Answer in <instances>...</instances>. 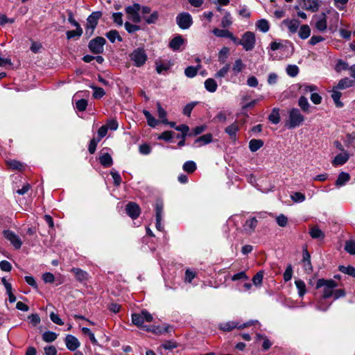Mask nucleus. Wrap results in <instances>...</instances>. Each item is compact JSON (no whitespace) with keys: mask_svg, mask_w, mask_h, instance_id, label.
Instances as JSON below:
<instances>
[{"mask_svg":"<svg viewBox=\"0 0 355 355\" xmlns=\"http://www.w3.org/2000/svg\"><path fill=\"white\" fill-rule=\"evenodd\" d=\"M153 319V315L147 310H142L140 313H133L132 315V323L147 331H149L150 329L148 326L144 325V321L150 322Z\"/></svg>","mask_w":355,"mask_h":355,"instance_id":"nucleus-1","label":"nucleus"},{"mask_svg":"<svg viewBox=\"0 0 355 355\" xmlns=\"http://www.w3.org/2000/svg\"><path fill=\"white\" fill-rule=\"evenodd\" d=\"M338 286V284L333 279H319L316 283L317 289L322 288V297L327 299L333 295L334 289Z\"/></svg>","mask_w":355,"mask_h":355,"instance_id":"nucleus-2","label":"nucleus"},{"mask_svg":"<svg viewBox=\"0 0 355 355\" xmlns=\"http://www.w3.org/2000/svg\"><path fill=\"white\" fill-rule=\"evenodd\" d=\"M288 119L286 121V126L292 129L300 126L304 121V116L297 108H292L288 112Z\"/></svg>","mask_w":355,"mask_h":355,"instance_id":"nucleus-3","label":"nucleus"},{"mask_svg":"<svg viewBox=\"0 0 355 355\" xmlns=\"http://www.w3.org/2000/svg\"><path fill=\"white\" fill-rule=\"evenodd\" d=\"M130 58L134 62L135 66L137 67H142L148 59L146 51L143 48L135 49L130 54Z\"/></svg>","mask_w":355,"mask_h":355,"instance_id":"nucleus-4","label":"nucleus"},{"mask_svg":"<svg viewBox=\"0 0 355 355\" xmlns=\"http://www.w3.org/2000/svg\"><path fill=\"white\" fill-rule=\"evenodd\" d=\"M102 13L100 11L93 12L87 19V24L85 28V33L89 36H92L94 31L98 24V19L101 17Z\"/></svg>","mask_w":355,"mask_h":355,"instance_id":"nucleus-5","label":"nucleus"},{"mask_svg":"<svg viewBox=\"0 0 355 355\" xmlns=\"http://www.w3.org/2000/svg\"><path fill=\"white\" fill-rule=\"evenodd\" d=\"M176 23L180 28L187 30L193 24V19L189 12H182L177 15Z\"/></svg>","mask_w":355,"mask_h":355,"instance_id":"nucleus-6","label":"nucleus"},{"mask_svg":"<svg viewBox=\"0 0 355 355\" xmlns=\"http://www.w3.org/2000/svg\"><path fill=\"white\" fill-rule=\"evenodd\" d=\"M141 6L135 3L132 6H127L125 11L128 15V18L134 23H139L141 21V17L139 15Z\"/></svg>","mask_w":355,"mask_h":355,"instance_id":"nucleus-7","label":"nucleus"},{"mask_svg":"<svg viewBox=\"0 0 355 355\" xmlns=\"http://www.w3.org/2000/svg\"><path fill=\"white\" fill-rule=\"evenodd\" d=\"M106 42L105 38L102 37H96L89 41L88 47L91 52L94 54H100L103 52V47Z\"/></svg>","mask_w":355,"mask_h":355,"instance_id":"nucleus-8","label":"nucleus"},{"mask_svg":"<svg viewBox=\"0 0 355 355\" xmlns=\"http://www.w3.org/2000/svg\"><path fill=\"white\" fill-rule=\"evenodd\" d=\"M255 42V35L252 32L247 31L242 36L241 45L247 51H251L254 49Z\"/></svg>","mask_w":355,"mask_h":355,"instance_id":"nucleus-9","label":"nucleus"},{"mask_svg":"<svg viewBox=\"0 0 355 355\" xmlns=\"http://www.w3.org/2000/svg\"><path fill=\"white\" fill-rule=\"evenodd\" d=\"M252 322H247L243 324H239V322L235 321H228L226 322H222L218 324V328L223 331H231L232 330L237 329H244L250 325Z\"/></svg>","mask_w":355,"mask_h":355,"instance_id":"nucleus-10","label":"nucleus"},{"mask_svg":"<svg viewBox=\"0 0 355 355\" xmlns=\"http://www.w3.org/2000/svg\"><path fill=\"white\" fill-rule=\"evenodd\" d=\"M321 2L320 0H300L299 6L306 10L315 12L319 10Z\"/></svg>","mask_w":355,"mask_h":355,"instance_id":"nucleus-11","label":"nucleus"},{"mask_svg":"<svg viewBox=\"0 0 355 355\" xmlns=\"http://www.w3.org/2000/svg\"><path fill=\"white\" fill-rule=\"evenodd\" d=\"M3 236L8 240L15 249H20L22 241L20 238L12 231L7 230L3 231Z\"/></svg>","mask_w":355,"mask_h":355,"instance_id":"nucleus-12","label":"nucleus"},{"mask_svg":"<svg viewBox=\"0 0 355 355\" xmlns=\"http://www.w3.org/2000/svg\"><path fill=\"white\" fill-rule=\"evenodd\" d=\"M258 225V220L256 217H250L248 218L243 225V231L248 234H252L254 232Z\"/></svg>","mask_w":355,"mask_h":355,"instance_id":"nucleus-13","label":"nucleus"},{"mask_svg":"<svg viewBox=\"0 0 355 355\" xmlns=\"http://www.w3.org/2000/svg\"><path fill=\"white\" fill-rule=\"evenodd\" d=\"M125 211L127 214L132 219L137 218L141 213L139 206L137 203L133 202H130L127 204L125 207Z\"/></svg>","mask_w":355,"mask_h":355,"instance_id":"nucleus-14","label":"nucleus"},{"mask_svg":"<svg viewBox=\"0 0 355 355\" xmlns=\"http://www.w3.org/2000/svg\"><path fill=\"white\" fill-rule=\"evenodd\" d=\"M65 344L68 349L75 351L80 346L78 340L72 335H67L65 338Z\"/></svg>","mask_w":355,"mask_h":355,"instance_id":"nucleus-15","label":"nucleus"},{"mask_svg":"<svg viewBox=\"0 0 355 355\" xmlns=\"http://www.w3.org/2000/svg\"><path fill=\"white\" fill-rule=\"evenodd\" d=\"M213 140V136L211 134L208 133L198 137L194 142L196 147H200L204 145L210 144Z\"/></svg>","mask_w":355,"mask_h":355,"instance_id":"nucleus-16","label":"nucleus"},{"mask_svg":"<svg viewBox=\"0 0 355 355\" xmlns=\"http://www.w3.org/2000/svg\"><path fill=\"white\" fill-rule=\"evenodd\" d=\"M184 40L182 35H177L173 37L169 42V47L173 51L180 50L181 46L184 44Z\"/></svg>","mask_w":355,"mask_h":355,"instance_id":"nucleus-17","label":"nucleus"},{"mask_svg":"<svg viewBox=\"0 0 355 355\" xmlns=\"http://www.w3.org/2000/svg\"><path fill=\"white\" fill-rule=\"evenodd\" d=\"M349 159V155L346 151H345L343 153L337 155L334 157L332 164L334 166H341L345 164Z\"/></svg>","mask_w":355,"mask_h":355,"instance_id":"nucleus-18","label":"nucleus"},{"mask_svg":"<svg viewBox=\"0 0 355 355\" xmlns=\"http://www.w3.org/2000/svg\"><path fill=\"white\" fill-rule=\"evenodd\" d=\"M283 24L288 27L291 33H295L300 26V21L297 19H286L283 21Z\"/></svg>","mask_w":355,"mask_h":355,"instance_id":"nucleus-19","label":"nucleus"},{"mask_svg":"<svg viewBox=\"0 0 355 355\" xmlns=\"http://www.w3.org/2000/svg\"><path fill=\"white\" fill-rule=\"evenodd\" d=\"M354 85H355V80H351L349 78H345L338 82L335 88L336 89H345Z\"/></svg>","mask_w":355,"mask_h":355,"instance_id":"nucleus-20","label":"nucleus"},{"mask_svg":"<svg viewBox=\"0 0 355 355\" xmlns=\"http://www.w3.org/2000/svg\"><path fill=\"white\" fill-rule=\"evenodd\" d=\"M99 162L104 167H109L113 164L112 158L107 153L101 154L99 156Z\"/></svg>","mask_w":355,"mask_h":355,"instance_id":"nucleus-21","label":"nucleus"},{"mask_svg":"<svg viewBox=\"0 0 355 355\" xmlns=\"http://www.w3.org/2000/svg\"><path fill=\"white\" fill-rule=\"evenodd\" d=\"M239 128L236 122L232 123L225 129V133H227L231 139H236V132L239 131Z\"/></svg>","mask_w":355,"mask_h":355,"instance_id":"nucleus-22","label":"nucleus"},{"mask_svg":"<svg viewBox=\"0 0 355 355\" xmlns=\"http://www.w3.org/2000/svg\"><path fill=\"white\" fill-rule=\"evenodd\" d=\"M298 105L304 112H310L311 105L308 101V99L304 96L300 97L298 100Z\"/></svg>","mask_w":355,"mask_h":355,"instance_id":"nucleus-23","label":"nucleus"},{"mask_svg":"<svg viewBox=\"0 0 355 355\" xmlns=\"http://www.w3.org/2000/svg\"><path fill=\"white\" fill-rule=\"evenodd\" d=\"M350 179V175L347 173L341 172L336 181V186L342 187Z\"/></svg>","mask_w":355,"mask_h":355,"instance_id":"nucleus-24","label":"nucleus"},{"mask_svg":"<svg viewBox=\"0 0 355 355\" xmlns=\"http://www.w3.org/2000/svg\"><path fill=\"white\" fill-rule=\"evenodd\" d=\"M263 146L261 139H252L249 142V148L252 152H256Z\"/></svg>","mask_w":355,"mask_h":355,"instance_id":"nucleus-25","label":"nucleus"},{"mask_svg":"<svg viewBox=\"0 0 355 355\" xmlns=\"http://www.w3.org/2000/svg\"><path fill=\"white\" fill-rule=\"evenodd\" d=\"M201 68V64H198L196 67L189 66L184 70V74L188 78H193L196 76L198 71Z\"/></svg>","mask_w":355,"mask_h":355,"instance_id":"nucleus-26","label":"nucleus"},{"mask_svg":"<svg viewBox=\"0 0 355 355\" xmlns=\"http://www.w3.org/2000/svg\"><path fill=\"white\" fill-rule=\"evenodd\" d=\"M205 87L208 92L213 93L216 91L218 85L214 79L208 78L205 81Z\"/></svg>","mask_w":355,"mask_h":355,"instance_id":"nucleus-27","label":"nucleus"},{"mask_svg":"<svg viewBox=\"0 0 355 355\" xmlns=\"http://www.w3.org/2000/svg\"><path fill=\"white\" fill-rule=\"evenodd\" d=\"M268 120L273 124H277L280 121L279 109L275 107L272 110V112L268 116Z\"/></svg>","mask_w":355,"mask_h":355,"instance_id":"nucleus-28","label":"nucleus"},{"mask_svg":"<svg viewBox=\"0 0 355 355\" xmlns=\"http://www.w3.org/2000/svg\"><path fill=\"white\" fill-rule=\"evenodd\" d=\"M155 209L156 219L162 220L164 211V204L162 200H157Z\"/></svg>","mask_w":355,"mask_h":355,"instance_id":"nucleus-29","label":"nucleus"},{"mask_svg":"<svg viewBox=\"0 0 355 355\" xmlns=\"http://www.w3.org/2000/svg\"><path fill=\"white\" fill-rule=\"evenodd\" d=\"M71 271L74 273L76 279L80 282L85 280L87 277V273L80 268H73Z\"/></svg>","mask_w":355,"mask_h":355,"instance_id":"nucleus-30","label":"nucleus"},{"mask_svg":"<svg viewBox=\"0 0 355 355\" xmlns=\"http://www.w3.org/2000/svg\"><path fill=\"white\" fill-rule=\"evenodd\" d=\"M327 19L325 13L322 14V18L315 23V28L321 32L324 31L327 29Z\"/></svg>","mask_w":355,"mask_h":355,"instance_id":"nucleus-31","label":"nucleus"},{"mask_svg":"<svg viewBox=\"0 0 355 355\" xmlns=\"http://www.w3.org/2000/svg\"><path fill=\"white\" fill-rule=\"evenodd\" d=\"M298 34L301 39H307L311 35L310 27L306 24L302 25L300 28Z\"/></svg>","mask_w":355,"mask_h":355,"instance_id":"nucleus-32","label":"nucleus"},{"mask_svg":"<svg viewBox=\"0 0 355 355\" xmlns=\"http://www.w3.org/2000/svg\"><path fill=\"white\" fill-rule=\"evenodd\" d=\"M143 114L145 116L149 126L155 128L158 124V121L153 116L150 112L146 110H144Z\"/></svg>","mask_w":355,"mask_h":355,"instance_id":"nucleus-33","label":"nucleus"},{"mask_svg":"<svg viewBox=\"0 0 355 355\" xmlns=\"http://www.w3.org/2000/svg\"><path fill=\"white\" fill-rule=\"evenodd\" d=\"M105 36L112 43H114L116 40H118L119 42L123 40L122 37L119 34V32L116 30L110 31L105 34Z\"/></svg>","mask_w":355,"mask_h":355,"instance_id":"nucleus-34","label":"nucleus"},{"mask_svg":"<svg viewBox=\"0 0 355 355\" xmlns=\"http://www.w3.org/2000/svg\"><path fill=\"white\" fill-rule=\"evenodd\" d=\"M76 29L75 31H67L66 35H67V38L68 40H71L74 37L79 38L82 35V34L83 33V28L81 27H76Z\"/></svg>","mask_w":355,"mask_h":355,"instance_id":"nucleus-35","label":"nucleus"},{"mask_svg":"<svg viewBox=\"0 0 355 355\" xmlns=\"http://www.w3.org/2000/svg\"><path fill=\"white\" fill-rule=\"evenodd\" d=\"M157 114L158 117L162 119V122L163 123H168V119H166V112L165 110L162 107L159 102H157Z\"/></svg>","mask_w":355,"mask_h":355,"instance_id":"nucleus-36","label":"nucleus"},{"mask_svg":"<svg viewBox=\"0 0 355 355\" xmlns=\"http://www.w3.org/2000/svg\"><path fill=\"white\" fill-rule=\"evenodd\" d=\"M232 24V18L230 12L226 11L221 20V26L227 28Z\"/></svg>","mask_w":355,"mask_h":355,"instance_id":"nucleus-37","label":"nucleus"},{"mask_svg":"<svg viewBox=\"0 0 355 355\" xmlns=\"http://www.w3.org/2000/svg\"><path fill=\"white\" fill-rule=\"evenodd\" d=\"M295 284L297 288L299 296L300 297L304 296L306 292V285H305V283L304 282V281H302L301 279L295 280Z\"/></svg>","mask_w":355,"mask_h":355,"instance_id":"nucleus-38","label":"nucleus"},{"mask_svg":"<svg viewBox=\"0 0 355 355\" xmlns=\"http://www.w3.org/2000/svg\"><path fill=\"white\" fill-rule=\"evenodd\" d=\"M309 234L313 239H323L324 237L323 232L317 226L313 227L310 230Z\"/></svg>","mask_w":355,"mask_h":355,"instance_id":"nucleus-39","label":"nucleus"},{"mask_svg":"<svg viewBox=\"0 0 355 355\" xmlns=\"http://www.w3.org/2000/svg\"><path fill=\"white\" fill-rule=\"evenodd\" d=\"M341 95L342 94L340 92L334 88L331 94V98L338 107H342L343 106V103L340 100Z\"/></svg>","mask_w":355,"mask_h":355,"instance_id":"nucleus-40","label":"nucleus"},{"mask_svg":"<svg viewBox=\"0 0 355 355\" xmlns=\"http://www.w3.org/2000/svg\"><path fill=\"white\" fill-rule=\"evenodd\" d=\"M339 270L344 274H347L355 278V268L352 266H340Z\"/></svg>","mask_w":355,"mask_h":355,"instance_id":"nucleus-41","label":"nucleus"},{"mask_svg":"<svg viewBox=\"0 0 355 355\" xmlns=\"http://www.w3.org/2000/svg\"><path fill=\"white\" fill-rule=\"evenodd\" d=\"M257 27L263 33H266L269 31V23L266 19H262L257 21Z\"/></svg>","mask_w":355,"mask_h":355,"instance_id":"nucleus-42","label":"nucleus"},{"mask_svg":"<svg viewBox=\"0 0 355 355\" xmlns=\"http://www.w3.org/2000/svg\"><path fill=\"white\" fill-rule=\"evenodd\" d=\"M196 168V164L193 161H187L182 166L183 170L189 173H193Z\"/></svg>","mask_w":355,"mask_h":355,"instance_id":"nucleus-43","label":"nucleus"},{"mask_svg":"<svg viewBox=\"0 0 355 355\" xmlns=\"http://www.w3.org/2000/svg\"><path fill=\"white\" fill-rule=\"evenodd\" d=\"M58 335L53 331H45L42 335V339L46 343H51L57 338Z\"/></svg>","mask_w":355,"mask_h":355,"instance_id":"nucleus-44","label":"nucleus"},{"mask_svg":"<svg viewBox=\"0 0 355 355\" xmlns=\"http://www.w3.org/2000/svg\"><path fill=\"white\" fill-rule=\"evenodd\" d=\"M7 165L14 170L21 171L24 168L23 164L15 159L7 161Z\"/></svg>","mask_w":355,"mask_h":355,"instance_id":"nucleus-45","label":"nucleus"},{"mask_svg":"<svg viewBox=\"0 0 355 355\" xmlns=\"http://www.w3.org/2000/svg\"><path fill=\"white\" fill-rule=\"evenodd\" d=\"M213 33L218 37H229L231 35V32L225 29L214 28L212 31Z\"/></svg>","mask_w":355,"mask_h":355,"instance_id":"nucleus-46","label":"nucleus"},{"mask_svg":"<svg viewBox=\"0 0 355 355\" xmlns=\"http://www.w3.org/2000/svg\"><path fill=\"white\" fill-rule=\"evenodd\" d=\"M345 250L350 254H355V241L349 240L345 242Z\"/></svg>","mask_w":355,"mask_h":355,"instance_id":"nucleus-47","label":"nucleus"},{"mask_svg":"<svg viewBox=\"0 0 355 355\" xmlns=\"http://www.w3.org/2000/svg\"><path fill=\"white\" fill-rule=\"evenodd\" d=\"M158 17V12L157 11H154L148 17L143 16V19L148 24H155L157 21Z\"/></svg>","mask_w":355,"mask_h":355,"instance_id":"nucleus-48","label":"nucleus"},{"mask_svg":"<svg viewBox=\"0 0 355 355\" xmlns=\"http://www.w3.org/2000/svg\"><path fill=\"white\" fill-rule=\"evenodd\" d=\"M257 339L263 340L262 347L264 350L268 349L272 346V343L265 335L258 334H257Z\"/></svg>","mask_w":355,"mask_h":355,"instance_id":"nucleus-49","label":"nucleus"},{"mask_svg":"<svg viewBox=\"0 0 355 355\" xmlns=\"http://www.w3.org/2000/svg\"><path fill=\"white\" fill-rule=\"evenodd\" d=\"M124 27L128 33H134L141 29L139 26L132 24L128 21L125 22Z\"/></svg>","mask_w":355,"mask_h":355,"instance_id":"nucleus-50","label":"nucleus"},{"mask_svg":"<svg viewBox=\"0 0 355 355\" xmlns=\"http://www.w3.org/2000/svg\"><path fill=\"white\" fill-rule=\"evenodd\" d=\"M90 87L94 89L93 97L94 98H101L105 94L104 89L101 87H98L94 85L90 86Z\"/></svg>","mask_w":355,"mask_h":355,"instance_id":"nucleus-51","label":"nucleus"},{"mask_svg":"<svg viewBox=\"0 0 355 355\" xmlns=\"http://www.w3.org/2000/svg\"><path fill=\"white\" fill-rule=\"evenodd\" d=\"M291 198L295 202H302L305 200V195L300 192H295L291 196Z\"/></svg>","mask_w":355,"mask_h":355,"instance_id":"nucleus-52","label":"nucleus"},{"mask_svg":"<svg viewBox=\"0 0 355 355\" xmlns=\"http://www.w3.org/2000/svg\"><path fill=\"white\" fill-rule=\"evenodd\" d=\"M286 73L291 77H295L299 73V68L297 65L290 64L286 67Z\"/></svg>","mask_w":355,"mask_h":355,"instance_id":"nucleus-53","label":"nucleus"},{"mask_svg":"<svg viewBox=\"0 0 355 355\" xmlns=\"http://www.w3.org/2000/svg\"><path fill=\"white\" fill-rule=\"evenodd\" d=\"M244 67L245 65L243 64L242 60L241 59H237L233 65L232 70L234 73H239L243 70Z\"/></svg>","mask_w":355,"mask_h":355,"instance_id":"nucleus-54","label":"nucleus"},{"mask_svg":"<svg viewBox=\"0 0 355 355\" xmlns=\"http://www.w3.org/2000/svg\"><path fill=\"white\" fill-rule=\"evenodd\" d=\"M229 53V49L227 47H223L219 52L218 54V60L219 62L224 63L226 61L227 58V54Z\"/></svg>","mask_w":355,"mask_h":355,"instance_id":"nucleus-55","label":"nucleus"},{"mask_svg":"<svg viewBox=\"0 0 355 355\" xmlns=\"http://www.w3.org/2000/svg\"><path fill=\"white\" fill-rule=\"evenodd\" d=\"M317 89L315 85H303L300 86V90L303 94H306L309 92H313Z\"/></svg>","mask_w":355,"mask_h":355,"instance_id":"nucleus-56","label":"nucleus"},{"mask_svg":"<svg viewBox=\"0 0 355 355\" xmlns=\"http://www.w3.org/2000/svg\"><path fill=\"white\" fill-rule=\"evenodd\" d=\"M87 106V101L82 98L76 101V107L80 112H83L86 110Z\"/></svg>","mask_w":355,"mask_h":355,"instance_id":"nucleus-57","label":"nucleus"},{"mask_svg":"<svg viewBox=\"0 0 355 355\" xmlns=\"http://www.w3.org/2000/svg\"><path fill=\"white\" fill-rule=\"evenodd\" d=\"M197 102H191L190 103H188L186 105L183 109V114L187 116H190L191 113L194 108V107L196 105Z\"/></svg>","mask_w":355,"mask_h":355,"instance_id":"nucleus-58","label":"nucleus"},{"mask_svg":"<svg viewBox=\"0 0 355 355\" xmlns=\"http://www.w3.org/2000/svg\"><path fill=\"white\" fill-rule=\"evenodd\" d=\"M230 65L226 64L223 68H221L215 75L216 78H223L225 77L230 70Z\"/></svg>","mask_w":355,"mask_h":355,"instance_id":"nucleus-59","label":"nucleus"},{"mask_svg":"<svg viewBox=\"0 0 355 355\" xmlns=\"http://www.w3.org/2000/svg\"><path fill=\"white\" fill-rule=\"evenodd\" d=\"M263 272H258L252 278V282L255 286H260L263 281Z\"/></svg>","mask_w":355,"mask_h":355,"instance_id":"nucleus-60","label":"nucleus"},{"mask_svg":"<svg viewBox=\"0 0 355 355\" xmlns=\"http://www.w3.org/2000/svg\"><path fill=\"white\" fill-rule=\"evenodd\" d=\"M276 221L279 226L284 227L287 225L288 218L284 214H280L276 218Z\"/></svg>","mask_w":355,"mask_h":355,"instance_id":"nucleus-61","label":"nucleus"},{"mask_svg":"<svg viewBox=\"0 0 355 355\" xmlns=\"http://www.w3.org/2000/svg\"><path fill=\"white\" fill-rule=\"evenodd\" d=\"M173 135L174 132L172 131H164L157 137V139L168 141L173 138Z\"/></svg>","mask_w":355,"mask_h":355,"instance_id":"nucleus-62","label":"nucleus"},{"mask_svg":"<svg viewBox=\"0 0 355 355\" xmlns=\"http://www.w3.org/2000/svg\"><path fill=\"white\" fill-rule=\"evenodd\" d=\"M99 141L100 140L96 138H93L91 139L88 147V150L90 154H94L95 153L96 146Z\"/></svg>","mask_w":355,"mask_h":355,"instance_id":"nucleus-63","label":"nucleus"},{"mask_svg":"<svg viewBox=\"0 0 355 355\" xmlns=\"http://www.w3.org/2000/svg\"><path fill=\"white\" fill-rule=\"evenodd\" d=\"M349 65L347 62L339 60L336 65L335 69L336 71L340 72L343 70H349Z\"/></svg>","mask_w":355,"mask_h":355,"instance_id":"nucleus-64","label":"nucleus"}]
</instances>
